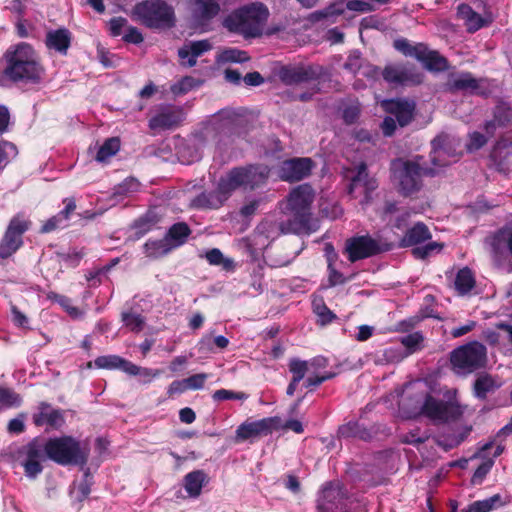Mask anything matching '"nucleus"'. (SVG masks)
Returning <instances> with one entry per match:
<instances>
[{
  "instance_id": "338daca9",
  "label": "nucleus",
  "mask_w": 512,
  "mask_h": 512,
  "mask_svg": "<svg viewBox=\"0 0 512 512\" xmlns=\"http://www.w3.org/2000/svg\"><path fill=\"white\" fill-rule=\"evenodd\" d=\"M475 327H476V322L469 320V321H467L466 324H464L460 327L453 328L451 330L450 334L453 338H459V337H462V336L468 334L469 332H471Z\"/></svg>"
},
{
  "instance_id": "603ef678",
  "label": "nucleus",
  "mask_w": 512,
  "mask_h": 512,
  "mask_svg": "<svg viewBox=\"0 0 512 512\" xmlns=\"http://www.w3.org/2000/svg\"><path fill=\"white\" fill-rule=\"evenodd\" d=\"M472 426H464L461 428L459 433L451 435L448 437L446 444V448H453L461 444L471 433Z\"/></svg>"
},
{
  "instance_id": "774afa93",
  "label": "nucleus",
  "mask_w": 512,
  "mask_h": 512,
  "mask_svg": "<svg viewBox=\"0 0 512 512\" xmlns=\"http://www.w3.org/2000/svg\"><path fill=\"white\" fill-rule=\"evenodd\" d=\"M496 329L500 331L502 334L501 340L502 343L507 342L508 344H512V325L506 323H499L496 325Z\"/></svg>"
},
{
  "instance_id": "58836bf2",
  "label": "nucleus",
  "mask_w": 512,
  "mask_h": 512,
  "mask_svg": "<svg viewBox=\"0 0 512 512\" xmlns=\"http://www.w3.org/2000/svg\"><path fill=\"white\" fill-rule=\"evenodd\" d=\"M313 311L316 314L317 322L321 325H327L336 319V315L326 306L322 299L313 301Z\"/></svg>"
},
{
  "instance_id": "2eb2a0df",
  "label": "nucleus",
  "mask_w": 512,
  "mask_h": 512,
  "mask_svg": "<svg viewBox=\"0 0 512 512\" xmlns=\"http://www.w3.org/2000/svg\"><path fill=\"white\" fill-rule=\"evenodd\" d=\"M377 180L367 172L365 164H360L355 175L351 177L349 194L355 199H360L362 206L367 205L371 200V194L377 189Z\"/></svg>"
},
{
  "instance_id": "37998d69",
  "label": "nucleus",
  "mask_w": 512,
  "mask_h": 512,
  "mask_svg": "<svg viewBox=\"0 0 512 512\" xmlns=\"http://www.w3.org/2000/svg\"><path fill=\"white\" fill-rule=\"evenodd\" d=\"M500 496L494 495L488 499L475 501L468 507V512H489L499 502Z\"/></svg>"
},
{
  "instance_id": "9b49d317",
  "label": "nucleus",
  "mask_w": 512,
  "mask_h": 512,
  "mask_svg": "<svg viewBox=\"0 0 512 512\" xmlns=\"http://www.w3.org/2000/svg\"><path fill=\"white\" fill-rule=\"evenodd\" d=\"M30 221L23 215L14 216L0 240V258L7 259L23 245V234L29 229Z\"/></svg>"
},
{
  "instance_id": "4468645a",
  "label": "nucleus",
  "mask_w": 512,
  "mask_h": 512,
  "mask_svg": "<svg viewBox=\"0 0 512 512\" xmlns=\"http://www.w3.org/2000/svg\"><path fill=\"white\" fill-rule=\"evenodd\" d=\"M98 369H120L131 376H143L153 378L159 375L158 370L140 367L118 355H104L99 356L94 361Z\"/></svg>"
},
{
  "instance_id": "412c9836",
  "label": "nucleus",
  "mask_w": 512,
  "mask_h": 512,
  "mask_svg": "<svg viewBox=\"0 0 512 512\" xmlns=\"http://www.w3.org/2000/svg\"><path fill=\"white\" fill-rule=\"evenodd\" d=\"M273 420L265 418L253 422H245L236 431V440L243 441L265 436L271 433Z\"/></svg>"
},
{
  "instance_id": "72a5a7b5",
  "label": "nucleus",
  "mask_w": 512,
  "mask_h": 512,
  "mask_svg": "<svg viewBox=\"0 0 512 512\" xmlns=\"http://www.w3.org/2000/svg\"><path fill=\"white\" fill-rule=\"evenodd\" d=\"M206 475L201 470L192 471L184 477V488L190 497H198L201 493Z\"/></svg>"
},
{
  "instance_id": "7ed1b4c3",
  "label": "nucleus",
  "mask_w": 512,
  "mask_h": 512,
  "mask_svg": "<svg viewBox=\"0 0 512 512\" xmlns=\"http://www.w3.org/2000/svg\"><path fill=\"white\" fill-rule=\"evenodd\" d=\"M315 199V191L308 184H301L293 188L283 201V212L290 216L286 222L276 224L264 221L260 229L269 236L278 234H310L314 229L311 226L312 204Z\"/></svg>"
},
{
  "instance_id": "09e8293b",
  "label": "nucleus",
  "mask_w": 512,
  "mask_h": 512,
  "mask_svg": "<svg viewBox=\"0 0 512 512\" xmlns=\"http://www.w3.org/2000/svg\"><path fill=\"white\" fill-rule=\"evenodd\" d=\"M443 245L437 242H430L425 246L416 247L412 250L413 255L416 258L425 259L430 256L433 252L441 251Z\"/></svg>"
},
{
  "instance_id": "0e129e2a",
  "label": "nucleus",
  "mask_w": 512,
  "mask_h": 512,
  "mask_svg": "<svg viewBox=\"0 0 512 512\" xmlns=\"http://www.w3.org/2000/svg\"><path fill=\"white\" fill-rule=\"evenodd\" d=\"M139 185V182L134 178L126 179L124 182L119 184L117 188V193L126 194L130 192H135L138 190Z\"/></svg>"
},
{
  "instance_id": "cd10ccee",
  "label": "nucleus",
  "mask_w": 512,
  "mask_h": 512,
  "mask_svg": "<svg viewBox=\"0 0 512 512\" xmlns=\"http://www.w3.org/2000/svg\"><path fill=\"white\" fill-rule=\"evenodd\" d=\"M415 50H419V52L416 53V58L421 60L427 69L434 71H443L447 69V60L439 53L435 51H427L421 45L417 46Z\"/></svg>"
},
{
  "instance_id": "4be33fe9",
  "label": "nucleus",
  "mask_w": 512,
  "mask_h": 512,
  "mask_svg": "<svg viewBox=\"0 0 512 512\" xmlns=\"http://www.w3.org/2000/svg\"><path fill=\"white\" fill-rule=\"evenodd\" d=\"M320 69L313 66H299L285 68L281 71L280 77L286 84H299L317 78Z\"/></svg>"
},
{
  "instance_id": "a211bd4d",
  "label": "nucleus",
  "mask_w": 512,
  "mask_h": 512,
  "mask_svg": "<svg viewBox=\"0 0 512 512\" xmlns=\"http://www.w3.org/2000/svg\"><path fill=\"white\" fill-rule=\"evenodd\" d=\"M313 161L310 158H293L282 162L279 177L283 181H300L310 175Z\"/></svg>"
},
{
  "instance_id": "473e14b6",
  "label": "nucleus",
  "mask_w": 512,
  "mask_h": 512,
  "mask_svg": "<svg viewBox=\"0 0 512 512\" xmlns=\"http://www.w3.org/2000/svg\"><path fill=\"white\" fill-rule=\"evenodd\" d=\"M476 280L473 272L468 267L460 269L454 280V288L461 295H467L475 287Z\"/></svg>"
},
{
  "instance_id": "c756f323",
  "label": "nucleus",
  "mask_w": 512,
  "mask_h": 512,
  "mask_svg": "<svg viewBox=\"0 0 512 512\" xmlns=\"http://www.w3.org/2000/svg\"><path fill=\"white\" fill-rule=\"evenodd\" d=\"M191 234V229L185 222H177L173 224L164 236L170 243L172 250L186 243Z\"/></svg>"
},
{
  "instance_id": "2f4dec72",
  "label": "nucleus",
  "mask_w": 512,
  "mask_h": 512,
  "mask_svg": "<svg viewBox=\"0 0 512 512\" xmlns=\"http://www.w3.org/2000/svg\"><path fill=\"white\" fill-rule=\"evenodd\" d=\"M501 386L490 374H481L474 382V394L477 398L485 399L489 393H493Z\"/></svg>"
},
{
  "instance_id": "3c124183",
  "label": "nucleus",
  "mask_w": 512,
  "mask_h": 512,
  "mask_svg": "<svg viewBox=\"0 0 512 512\" xmlns=\"http://www.w3.org/2000/svg\"><path fill=\"white\" fill-rule=\"evenodd\" d=\"M346 8L358 13H368L374 10V7L370 2L363 0H347Z\"/></svg>"
},
{
  "instance_id": "423d86ee",
  "label": "nucleus",
  "mask_w": 512,
  "mask_h": 512,
  "mask_svg": "<svg viewBox=\"0 0 512 512\" xmlns=\"http://www.w3.org/2000/svg\"><path fill=\"white\" fill-rule=\"evenodd\" d=\"M44 452L48 459L61 466L79 465L88 462L89 449L72 436L49 438L44 444Z\"/></svg>"
},
{
  "instance_id": "4c0bfd02",
  "label": "nucleus",
  "mask_w": 512,
  "mask_h": 512,
  "mask_svg": "<svg viewBox=\"0 0 512 512\" xmlns=\"http://www.w3.org/2000/svg\"><path fill=\"white\" fill-rule=\"evenodd\" d=\"M120 149V140L118 137H111L104 141L99 147L95 159L98 162H105L114 156Z\"/></svg>"
},
{
  "instance_id": "5701e85b",
  "label": "nucleus",
  "mask_w": 512,
  "mask_h": 512,
  "mask_svg": "<svg viewBox=\"0 0 512 512\" xmlns=\"http://www.w3.org/2000/svg\"><path fill=\"white\" fill-rule=\"evenodd\" d=\"M211 48L212 45L209 40H199L191 42L189 45H184L178 50L181 64L188 68L195 66L197 57Z\"/></svg>"
},
{
  "instance_id": "ddd939ff",
  "label": "nucleus",
  "mask_w": 512,
  "mask_h": 512,
  "mask_svg": "<svg viewBox=\"0 0 512 512\" xmlns=\"http://www.w3.org/2000/svg\"><path fill=\"white\" fill-rule=\"evenodd\" d=\"M390 245L381 244L369 236L353 237L346 241L345 250L351 262L368 258L383 251H388Z\"/></svg>"
},
{
  "instance_id": "c9c22d12",
  "label": "nucleus",
  "mask_w": 512,
  "mask_h": 512,
  "mask_svg": "<svg viewBox=\"0 0 512 512\" xmlns=\"http://www.w3.org/2000/svg\"><path fill=\"white\" fill-rule=\"evenodd\" d=\"M447 86L451 92L473 91L479 87L478 81L469 73L453 77Z\"/></svg>"
},
{
  "instance_id": "39448f33",
  "label": "nucleus",
  "mask_w": 512,
  "mask_h": 512,
  "mask_svg": "<svg viewBox=\"0 0 512 512\" xmlns=\"http://www.w3.org/2000/svg\"><path fill=\"white\" fill-rule=\"evenodd\" d=\"M268 17V8L263 3L254 2L226 17V28L245 37H258L262 35Z\"/></svg>"
},
{
  "instance_id": "9d476101",
  "label": "nucleus",
  "mask_w": 512,
  "mask_h": 512,
  "mask_svg": "<svg viewBox=\"0 0 512 512\" xmlns=\"http://www.w3.org/2000/svg\"><path fill=\"white\" fill-rule=\"evenodd\" d=\"M195 139L205 147V149L221 151V145L224 138V117L222 111L211 116L203 122L194 132Z\"/></svg>"
},
{
  "instance_id": "f03ea898",
  "label": "nucleus",
  "mask_w": 512,
  "mask_h": 512,
  "mask_svg": "<svg viewBox=\"0 0 512 512\" xmlns=\"http://www.w3.org/2000/svg\"><path fill=\"white\" fill-rule=\"evenodd\" d=\"M407 393L413 401V408L437 424L458 421L466 410V405L461 403L455 388L446 390L445 400H440L430 394L428 382L417 380L408 385Z\"/></svg>"
},
{
  "instance_id": "6e6552de",
  "label": "nucleus",
  "mask_w": 512,
  "mask_h": 512,
  "mask_svg": "<svg viewBox=\"0 0 512 512\" xmlns=\"http://www.w3.org/2000/svg\"><path fill=\"white\" fill-rule=\"evenodd\" d=\"M487 361L486 347L473 341L454 349L450 354L453 370L459 374H469L483 367Z\"/></svg>"
},
{
  "instance_id": "69168bd1",
  "label": "nucleus",
  "mask_w": 512,
  "mask_h": 512,
  "mask_svg": "<svg viewBox=\"0 0 512 512\" xmlns=\"http://www.w3.org/2000/svg\"><path fill=\"white\" fill-rule=\"evenodd\" d=\"M248 60L247 53L237 49H226V62H244Z\"/></svg>"
},
{
  "instance_id": "f8f14e48",
  "label": "nucleus",
  "mask_w": 512,
  "mask_h": 512,
  "mask_svg": "<svg viewBox=\"0 0 512 512\" xmlns=\"http://www.w3.org/2000/svg\"><path fill=\"white\" fill-rule=\"evenodd\" d=\"M269 173V168L264 165L233 169L228 175L226 189H235L239 186L253 189L264 184L269 177Z\"/></svg>"
},
{
  "instance_id": "b1692460",
  "label": "nucleus",
  "mask_w": 512,
  "mask_h": 512,
  "mask_svg": "<svg viewBox=\"0 0 512 512\" xmlns=\"http://www.w3.org/2000/svg\"><path fill=\"white\" fill-rule=\"evenodd\" d=\"M72 33L67 28L50 30L46 34L45 45L61 55H66L71 46Z\"/></svg>"
},
{
  "instance_id": "bb28decb",
  "label": "nucleus",
  "mask_w": 512,
  "mask_h": 512,
  "mask_svg": "<svg viewBox=\"0 0 512 512\" xmlns=\"http://www.w3.org/2000/svg\"><path fill=\"white\" fill-rule=\"evenodd\" d=\"M343 497L342 489L339 485L328 484L326 485L320 494L318 499V510L319 512H329L332 507L339 502Z\"/></svg>"
},
{
  "instance_id": "bf43d9fd",
  "label": "nucleus",
  "mask_w": 512,
  "mask_h": 512,
  "mask_svg": "<svg viewBox=\"0 0 512 512\" xmlns=\"http://www.w3.org/2000/svg\"><path fill=\"white\" fill-rule=\"evenodd\" d=\"M126 24H127V19L126 18L121 17V16L113 17L109 21L110 34L113 37L120 36L122 34V30L126 26Z\"/></svg>"
},
{
  "instance_id": "49530a36",
  "label": "nucleus",
  "mask_w": 512,
  "mask_h": 512,
  "mask_svg": "<svg viewBox=\"0 0 512 512\" xmlns=\"http://www.w3.org/2000/svg\"><path fill=\"white\" fill-rule=\"evenodd\" d=\"M229 122L226 123V126H229L231 131H234L237 134H243L248 131V118L245 115H239L235 119L230 115L228 117Z\"/></svg>"
},
{
  "instance_id": "680f3d73",
  "label": "nucleus",
  "mask_w": 512,
  "mask_h": 512,
  "mask_svg": "<svg viewBox=\"0 0 512 512\" xmlns=\"http://www.w3.org/2000/svg\"><path fill=\"white\" fill-rule=\"evenodd\" d=\"M498 239L507 248L512 256V227H504L498 232Z\"/></svg>"
},
{
  "instance_id": "e2e57ef3",
  "label": "nucleus",
  "mask_w": 512,
  "mask_h": 512,
  "mask_svg": "<svg viewBox=\"0 0 512 512\" xmlns=\"http://www.w3.org/2000/svg\"><path fill=\"white\" fill-rule=\"evenodd\" d=\"M205 258L211 265L224 264V254L218 248H213L205 253Z\"/></svg>"
},
{
  "instance_id": "a878e982",
  "label": "nucleus",
  "mask_w": 512,
  "mask_h": 512,
  "mask_svg": "<svg viewBox=\"0 0 512 512\" xmlns=\"http://www.w3.org/2000/svg\"><path fill=\"white\" fill-rule=\"evenodd\" d=\"M382 107L385 111L394 114L400 126L407 125L413 118L414 104L402 100L383 101Z\"/></svg>"
},
{
  "instance_id": "393cba45",
  "label": "nucleus",
  "mask_w": 512,
  "mask_h": 512,
  "mask_svg": "<svg viewBox=\"0 0 512 512\" xmlns=\"http://www.w3.org/2000/svg\"><path fill=\"white\" fill-rule=\"evenodd\" d=\"M204 149L205 147L195 139V135L192 133V137L177 148V156L181 163L192 164L201 160Z\"/></svg>"
},
{
  "instance_id": "c85d7f7f",
  "label": "nucleus",
  "mask_w": 512,
  "mask_h": 512,
  "mask_svg": "<svg viewBox=\"0 0 512 512\" xmlns=\"http://www.w3.org/2000/svg\"><path fill=\"white\" fill-rule=\"evenodd\" d=\"M457 16L464 22L468 32H475L486 24L482 16L466 4L458 6Z\"/></svg>"
},
{
  "instance_id": "e433bc0d",
  "label": "nucleus",
  "mask_w": 512,
  "mask_h": 512,
  "mask_svg": "<svg viewBox=\"0 0 512 512\" xmlns=\"http://www.w3.org/2000/svg\"><path fill=\"white\" fill-rule=\"evenodd\" d=\"M171 251L172 247L165 237L157 240L149 239L144 244V253L149 258L157 259L167 255Z\"/></svg>"
},
{
  "instance_id": "c03bdc74",
  "label": "nucleus",
  "mask_w": 512,
  "mask_h": 512,
  "mask_svg": "<svg viewBox=\"0 0 512 512\" xmlns=\"http://www.w3.org/2000/svg\"><path fill=\"white\" fill-rule=\"evenodd\" d=\"M122 321L132 331L139 332L144 327V318L137 313L124 312L122 313Z\"/></svg>"
},
{
  "instance_id": "0eeeda50",
  "label": "nucleus",
  "mask_w": 512,
  "mask_h": 512,
  "mask_svg": "<svg viewBox=\"0 0 512 512\" xmlns=\"http://www.w3.org/2000/svg\"><path fill=\"white\" fill-rule=\"evenodd\" d=\"M133 14L150 29H169L175 26L174 8L164 0H144L133 8Z\"/></svg>"
},
{
  "instance_id": "f3484780",
  "label": "nucleus",
  "mask_w": 512,
  "mask_h": 512,
  "mask_svg": "<svg viewBox=\"0 0 512 512\" xmlns=\"http://www.w3.org/2000/svg\"><path fill=\"white\" fill-rule=\"evenodd\" d=\"M382 76L385 81L394 85H418L422 82V74L410 65H388Z\"/></svg>"
},
{
  "instance_id": "8fccbe9b",
  "label": "nucleus",
  "mask_w": 512,
  "mask_h": 512,
  "mask_svg": "<svg viewBox=\"0 0 512 512\" xmlns=\"http://www.w3.org/2000/svg\"><path fill=\"white\" fill-rule=\"evenodd\" d=\"M44 446H41L37 440H33L26 446V459L41 461L43 458Z\"/></svg>"
},
{
  "instance_id": "a19ab883",
  "label": "nucleus",
  "mask_w": 512,
  "mask_h": 512,
  "mask_svg": "<svg viewBox=\"0 0 512 512\" xmlns=\"http://www.w3.org/2000/svg\"><path fill=\"white\" fill-rule=\"evenodd\" d=\"M22 403L21 396L13 389L0 386V404L4 408L19 407Z\"/></svg>"
},
{
  "instance_id": "79ce46f5",
  "label": "nucleus",
  "mask_w": 512,
  "mask_h": 512,
  "mask_svg": "<svg viewBox=\"0 0 512 512\" xmlns=\"http://www.w3.org/2000/svg\"><path fill=\"white\" fill-rule=\"evenodd\" d=\"M423 336L419 332H414L401 338V343L408 349L409 354L422 348Z\"/></svg>"
},
{
  "instance_id": "7c9ffc66",
  "label": "nucleus",
  "mask_w": 512,
  "mask_h": 512,
  "mask_svg": "<svg viewBox=\"0 0 512 512\" xmlns=\"http://www.w3.org/2000/svg\"><path fill=\"white\" fill-rule=\"evenodd\" d=\"M218 189L221 192V187L224 183V176L219 175L218 177ZM222 205V200L219 195L214 193H201L192 200V206L199 209H212L218 208Z\"/></svg>"
},
{
  "instance_id": "f257e3e1",
  "label": "nucleus",
  "mask_w": 512,
  "mask_h": 512,
  "mask_svg": "<svg viewBox=\"0 0 512 512\" xmlns=\"http://www.w3.org/2000/svg\"><path fill=\"white\" fill-rule=\"evenodd\" d=\"M431 161L433 168L425 167L421 161L422 157L412 160L397 159L392 162V172L399 191L405 195H412L422 187L424 175H434L438 168L445 167L451 162L457 161L459 154L456 149L459 141L446 133H441L432 141Z\"/></svg>"
},
{
  "instance_id": "ea45409f",
  "label": "nucleus",
  "mask_w": 512,
  "mask_h": 512,
  "mask_svg": "<svg viewBox=\"0 0 512 512\" xmlns=\"http://www.w3.org/2000/svg\"><path fill=\"white\" fill-rule=\"evenodd\" d=\"M201 81L195 79L192 76H185L176 83L172 84L170 91L175 96L185 95L195 87L200 86Z\"/></svg>"
},
{
  "instance_id": "5fc2aeb1",
  "label": "nucleus",
  "mask_w": 512,
  "mask_h": 512,
  "mask_svg": "<svg viewBox=\"0 0 512 512\" xmlns=\"http://www.w3.org/2000/svg\"><path fill=\"white\" fill-rule=\"evenodd\" d=\"M487 143V137L479 132H473L469 135V141L466 148L469 152L479 150Z\"/></svg>"
},
{
  "instance_id": "6e6d98bb",
  "label": "nucleus",
  "mask_w": 512,
  "mask_h": 512,
  "mask_svg": "<svg viewBox=\"0 0 512 512\" xmlns=\"http://www.w3.org/2000/svg\"><path fill=\"white\" fill-rule=\"evenodd\" d=\"M64 208L58 212L59 216L69 224L71 215L76 210V200L74 197H67L63 199Z\"/></svg>"
},
{
  "instance_id": "dca6fc26",
  "label": "nucleus",
  "mask_w": 512,
  "mask_h": 512,
  "mask_svg": "<svg viewBox=\"0 0 512 512\" xmlns=\"http://www.w3.org/2000/svg\"><path fill=\"white\" fill-rule=\"evenodd\" d=\"M191 13V24L194 29L200 32L209 30V22L220 11L216 0H192L189 2Z\"/></svg>"
},
{
  "instance_id": "13d9d810",
  "label": "nucleus",
  "mask_w": 512,
  "mask_h": 512,
  "mask_svg": "<svg viewBox=\"0 0 512 512\" xmlns=\"http://www.w3.org/2000/svg\"><path fill=\"white\" fill-rule=\"evenodd\" d=\"M23 466L26 476L30 478H35L43 470V466L40 461L25 460Z\"/></svg>"
},
{
  "instance_id": "052dcab7",
  "label": "nucleus",
  "mask_w": 512,
  "mask_h": 512,
  "mask_svg": "<svg viewBox=\"0 0 512 512\" xmlns=\"http://www.w3.org/2000/svg\"><path fill=\"white\" fill-rule=\"evenodd\" d=\"M144 40V37L142 33L139 31L138 28L134 26H129L127 29V32L123 36V41L126 43H132V44H140Z\"/></svg>"
},
{
  "instance_id": "864d4df0",
  "label": "nucleus",
  "mask_w": 512,
  "mask_h": 512,
  "mask_svg": "<svg viewBox=\"0 0 512 512\" xmlns=\"http://www.w3.org/2000/svg\"><path fill=\"white\" fill-rule=\"evenodd\" d=\"M208 378V374L206 373H198L192 376L185 378V383L188 390H198L203 388L206 380Z\"/></svg>"
},
{
  "instance_id": "de8ad7c7",
  "label": "nucleus",
  "mask_w": 512,
  "mask_h": 512,
  "mask_svg": "<svg viewBox=\"0 0 512 512\" xmlns=\"http://www.w3.org/2000/svg\"><path fill=\"white\" fill-rule=\"evenodd\" d=\"M69 224L64 221L59 214L52 216L46 220L40 228L41 233H50L59 228H66Z\"/></svg>"
},
{
  "instance_id": "4d7b16f0",
  "label": "nucleus",
  "mask_w": 512,
  "mask_h": 512,
  "mask_svg": "<svg viewBox=\"0 0 512 512\" xmlns=\"http://www.w3.org/2000/svg\"><path fill=\"white\" fill-rule=\"evenodd\" d=\"M111 269V265H105L102 268L89 271L85 277L86 280L90 283V286L96 287L101 283L100 276L102 274L107 273Z\"/></svg>"
},
{
  "instance_id": "aec40b11",
  "label": "nucleus",
  "mask_w": 512,
  "mask_h": 512,
  "mask_svg": "<svg viewBox=\"0 0 512 512\" xmlns=\"http://www.w3.org/2000/svg\"><path fill=\"white\" fill-rule=\"evenodd\" d=\"M33 423L38 427L48 425L59 429L65 423V418L62 410L53 409L47 402H40L38 412L33 414Z\"/></svg>"
},
{
  "instance_id": "20e7f679",
  "label": "nucleus",
  "mask_w": 512,
  "mask_h": 512,
  "mask_svg": "<svg viewBox=\"0 0 512 512\" xmlns=\"http://www.w3.org/2000/svg\"><path fill=\"white\" fill-rule=\"evenodd\" d=\"M7 66L4 70L13 82L38 84L44 73V69L37 61L33 47L28 43H20L9 48L5 53Z\"/></svg>"
},
{
  "instance_id": "f704fd0d",
  "label": "nucleus",
  "mask_w": 512,
  "mask_h": 512,
  "mask_svg": "<svg viewBox=\"0 0 512 512\" xmlns=\"http://www.w3.org/2000/svg\"><path fill=\"white\" fill-rule=\"evenodd\" d=\"M431 234L427 226L423 223H417L411 229H409L404 238L402 239L403 246L417 245L421 242L428 240Z\"/></svg>"
},
{
  "instance_id": "1a4fd4ad",
  "label": "nucleus",
  "mask_w": 512,
  "mask_h": 512,
  "mask_svg": "<svg viewBox=\"0 0 512 512\" xmlns=\"http://www.w3.org/2000/svg\"><path fill=\"white\" fill-rule=\"evenodd\" d=\"M326 366V360L323 358H314L311 361H302L293 359L289 363V370L293 374L295 381H301L306 374H309L305 381L307 388L319 386L324 381L332 379L334 373L319 374L318 370Z\"/></svg>"
},
{
  "instance_id": "6ab92c4d",
  "label": "nucleus",
  "mask_w": 512,
  "mask_h": 512,
  "mask_svg": "<svg viewBox=\"0 0 512 512\" xmlns=\"http://www.w3.org/2000/svg\"><path fill=\"white\" fill-rule=\"evenodd\" d=\"M183 121L182 109L166 107L149 119L151 130H171L178 127Z\"/></svg>"
},
{
  "instance_id": "a18cd8bd",
  "label": "nucleus",
  "mask_w": 512,
  "mask_h": 512,
  "mask_svg": "<svg viewBox=\"0 0 512 512\" xmlns=\"http://www.w3.org/2000/svg\"><path fill=\"white\" fill-rule=\"evenodd\" d=\"M84 254L85 253L83 251H78L76 249L70 250L68 252H56V255L59 258V260L71 267H77L80 263V260L83 258Z\"/></svg>"
}]
</instances>
